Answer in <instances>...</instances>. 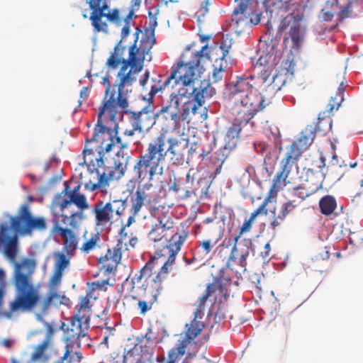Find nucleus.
Returning <instances> with one entry per match:
<instances>
[{"label": "nucleus", "instance_id": "1", "mask_svg": "<svg viewBox=\"0 0 363 363\" xmlns=\"http://www.w3.org/2000/svg\"><path fill=\"white\" fill-rule=\"evenodd\" d=\"M279 62V57L272 53L261 55L257 64L263 69L259 76L243 74L226 84L227 98L230 103V112L233 121L246 125L249 121L265 106V99L255 91L262 84L270 82L272 72Z\"/></svg>", "mask_w": 363, "mask_h": 363}, {"label": "nucleus", "instance_id": "2", "mask_svg": "<svg viewBox=\"0 0 363 363\" xmlns=\"http://www.w3.org/2000/svg\"><path fill=\"white\" fill-rule=\"evenodd\" d=\"M9 227L0 225V245H4V255L14 264V284L17 295L10 304L11 312L20 309L30 310L33 308L39 300V294L35 289L31 275L33 272V264L30 259H25L21 262H16L18 253V237L16 235H6Z\"/></svg>", "mask_w": 363, "mask_h": 363}, {"label": "nucleus", "instance_id": "3", "mask_svg": "<svg viewBox=\"0 0 363 363\" xmlns=\"http://www.w3.org/2000/svg\"><path fill=\"white\" fill-rule=\"evenodd\" d=\"M118 106H119L116 102V93L113 91L107 100L104 101L99 108L94 133L91 138L86 140L83 154L84 163L87 165L101 167L104 164L101 153L109 152L116 143H121V138L113 137L112 129L104 124L107 120L115 121Z\"/></svg>", "mask_w": 363, "mask_h": 363}, {"label": "nucleus", "instance_id": "4", "mask_svg": "<svg viewBox=\"0 0 363 363\" xmlns=\"http://www.w3.org/2000/svg\"><path fill=\"white\" fill-rule=\"evenodd\" d=\"M139 32L137 28L135 33V39L134 44L129 48V55L127 60H122V66L118 72L117 77L120 79L118 84V96H116V102L121 108L128 107V101L126 97V86H132L136 81L135 74L142 71L144 60H151L150 50L155 41H151L148 38L142 39L139 47H137Z\"/></svg>", "mask_w": 363, "mask_h": 363}, {"label": "nucleus", "instance_id": "5", "mask_svg": "<svg viewBox=\"0 0 363 363\" xmlns=\"http://www.w3.org/2000/svg\"><path fill=\"white\" fill-rule=\"evenodd\" d=\"M75 308L77 313L72 319L70 328L65 333V352L59 363H79L83 359L82 354L79 351H74V349L75 347L80 348L81 338L86 335L89 328L91 304L88 294L80 298Z\"/></svg>", "mask_w": 363, "mask_h": 363}, {"label": "nucleus", "instance_id": "6", "mask_svg": "<svg viewBox=\"0 0 363 363\" xmlns=\"http://www.w3.org/2000/svg\"><path fill=\"white\" fill-rule=\"evenodd\" d=\"M166 135L161 133L148 143L145 153L141 154L133 167L138 179L152 181L155 175L163 174V163L167 154L164 146Z\"/></svg>", "mask_w": 363, "mask_h": 363}, {"label": "nucleus", "instance_id": "7", "mask_svg": "<svg viewBox=\"0 0 363 363\" xmlns=\"http://www.w3.org/2000/svg\"><path fill=\"white\" fill-rule=\"evenodd\" d=\"M68 217L63 213H52V228L50 235L53 237H60L62 241L63 252L55 253V269L64 272L69 266L70 259L75 255L78 248L79 237L72 228L63 227L67 224Z\"/></svg>", "mask_w": 363, "mask_h": 363}, {"label": "nucleus", "instance_id": "8", "mask_svg": "<svg viewBox=\"0 0 363 363\" xmlns=\"http://www.w3.org/2000/svg\"><path fill=\"white\" fill-rule=\"evenodd\" d=\"M208 45H204L199 51H197L192 57V60L189 62H179L175 68L172 69L171 74L167 77L164 82L159 80L157 83L151 86L149 92L148 100H152L153 97L160 91L165 90L173 81L174 87L179 83L184 86L190 85L196 79V71L199 70L200 64L203 59H209L208 53L205 51Z\"/></svg>", "mask_w": 363, "mask_h": 363}, {"label": "nucleus", "instance_id": "9", "mask_svg": "<svg viewBox=\"0 0 363 363\" xmlns=\"http://www.w3.org/2000/svg\"><path fill=\"white\" fill-rule=\"evenodd\" d=\"M215 93V88L205 80L201 81L199 86H194L189 92L185 88L179 89L177 93L173 92L176 109L179 110L182 121L189 122L190 114L195 115L198 108L204 104L205 99L213 96Z\"/></svg>", "mask_w": 363, "mask_h": 363}, {"label": "nucleus", "instance_id": "10", "mask_svg": "<svg viewBox=\"0 0 363 363\" xmlns=\"http://www.w3.org/2000/svg\"><path fill=\"white\" fill-rule=\"evenodd\" d=\"M81 186L77 185L72 190L69 191V186L66 184L65 189L61 194L57 195L55 198L54 203L60 208L63 213L65 209L74 203L80 210L79 211L73 212L68 217L69 228L73 230H77L79 227V223L84 218L83 211L89 208V203L84 194L80 192Z\"/></svg>", "mask_w": 363, "mask_h": 363}, {"label": "nucleus", "instance_id": "11", "mask_svg": "<svg viewBox=\"0 0 363 363\" xmlns=\"http://www.w3.org/2000/svg\"><path fill=\"white\" fill-rule=\"evenodd\" d=\"M236 6L231 16L229 29L238 35L247 31L260 22V13H254L251 0H235Z\"/></svg>", "mask_w": 363, "mask_h": 363}, {"label": "nucleus", "instance_id": "12", "mask_svg": "<svg viewBox=\"0 0 363 363\" xmlns=\"http://www.w3.org/2000/svg\"><path fill=\"white\" fill-rule=\"evenodd\" d=\"M10 228L16 235H30L34 230H45L47 223L43 217H34L27 204L21 206L18 214L10 218Z\"/></svg>", "mask_w": 363, "mask_h": 363}, {"label": "nucleus", "instance_id": "13", "mask_svg": "<svg viewBox=\"0 0 363 363\" xmlns=\"http://www.w3.org/2000/svg\"><path fill=\"white\" fill-rule=\"evenodd\" d=\"M135 181L130 180L128 184V188L130 191V198L131 208V213L138 215L143 206L147 203L149 206V211L152 216H156L158 208L155 205V197L147 191L152 187L151 183H147L139 186L135 192Z\"/></svg>", "mask_w": 363, "mask_h": 363}, {"label": "nucleus", "instance_id": "14", "mask_svg": "<svg viewBox=\"0 0 363 363\" xmlns=\"http://www.w3.org/2000/svg\"><path fill=\"white\" fill-rule=\"evenodd\" d=\"M126 207L125 200L113 199L104 203L99 201L94 203L91 212L95 216L96 226H105L112 222L113 215L121 216Z\"/></svg>", "mask_w": 363, "mask_h": 363}, {"label": "nucleus", "instance_id": "15", "mask_svg": "<svg viewBox=\"0 0 363 363\" xmlns=\"http://www.w3.org/2000/svg\"><path fill=\"white\" fill-rule=\"evenodd\" d=\"M127 108H123L124 113L128 116V122L131 129H125L124 135L133 136L138 133H143L148 131L155 123L154 113L148 106L143 107L140 111H128Z\"/></svg>", "mask_w": 363, "mask_h": 363}, {"label": "nucleus", "instance_id": "16", "mask_svg": "<svg viewBox=\"0 0 363 363\" xmlns=\"http://www.w3.org/2000/svg\"><path fill=\"white\" fill-rule=\"evenodd\" d=\"M363 0H333L330 3L333 11H326L325 15L329 18L336 17L339 21L346 18L357 17L363 11L362 1ZM330 5L329 2L326 4Z\"/></svg>", "mask_w": 363, "mask_h": 363}, {"label": "nucleus", "instance_id": "17", "mask_svg": "<svg viewBox=\"0 0 363 363\" xmlns=\"http://www.w3.org/2000/svg\"><path fill=\"white\" fill-rule=\"evenodd\" d=\"M93 168L96 171L99 176L98 182L96 183L90 182L86 184V186L91 191L100 189L103 192L106 191V188L111 180L118 179L124 175L127 169V164L123 162L117 164L116 162L113 169H106L104 167V164L101 167H93Z\"/></svg>", "mask_w": 363, "mask_h": 363}, {"label": "nucleus", "instance_id": "18", "mask_svg": "<svg viewBox=\"0 0 363 363\" xmlns=\"http://www.w3.org/2000/svg\"><path fill=\"white\" fill-rule=\"evenodd\" d=\"M107 0H87L91 13L89 19L95 33L103 32L107 33L108 32V25L106 20V11L109 6Z\"/></svg>", "mask_w": 363, "mask_h": 363}, {"label": "nucleus", "instance_id": "19", "mask_svg": "<svg viewBox=\"0 0 363 363\" xmlns=\"http://www.w3.org/2000/svg\"><path fill=\"white\" fill-rule=\"evenodd\" d=\"M188 237V233L182 231L181 233H176L172 236L169 241V245L167 246L168 250V259L160 267L159 274L163 275L164 278L167 277L168 274V265L172 264L174 261L177 255L180 251L182 246L186 241Z\"/></svg>", "mask_w": 363, "mask_h": 363}, {"label": "nucleus", "instance_id": "20", "mask_svg": "<svg viewBox=\"0 0 363 363\" xmlns=\"http://www.w3.org/2000/svg\"><path fill=\"white\" fill-rule=\"evenodd\" d=\"M259 215H264V211L262 207H258L256 210L251 213L250 217L246 219L242 225L240 227L239 232L238 235L234 237V245L231 249L230 254L228 257V263L229 265L230 261H236L238 259V247L237 243L240 237L247 233H249L251 229L252 224L254 223L256 218Z\"/></svg>", "mask_w": 363, "mask_h": 363}, {"label": "nucleus", "instance_id": "21", "mask_svg": "<svg viewBox=\"0 0 363 363\" xmlns=\"http://www.w3.org/2000/svg\"><path fill=\"white\" fill-rule=\"evenodd\" d=\"M300 158L299 152L294 153L293 150L287 148L285 157L281 161L280 170L277 173L275 178V184H286V179L291 172L292 166Z\"/></svg>", "mask_w": 363, "mask_h": 363}, {"label": "nucleus", "instance_id": "22", "mask_svg": "<svg viewBox=\"0 0 363 363\" xmlns=\"http://www.w3.org/2000/svg\"><path fill=\"white\" fill-rule=\"evenodd\" d=\"M158 265V259L155 257H151L145 263V266L139 271L138 274H135L132 278L131 291H133V290L137 287L135 284L142 282L143 280V283L142 284L141 288L143 291H145L149 285L148 281L153 274V270Z\"/></svg>", "mask_w": 363, "mask_h": 363}, {"label": "nucleus", "instance_id": "23", "mask_svg": "<svg viewBox=\"0 0 363 363\" xmlns=\"http://www.w3.org/2000/svg\"><path fill=\"white\" fill-rule=\"evenodd\" d=\"M315 128L313 126H306L301 131V136L296 141H294L288 147L293 150L294 153L299 152V157L302 156L303 152L306 151L315 138L314 134Z\"/></svg>", "mask_w": 363, "mask_h": 363}, {"label": "nucleus", "instance_id": "24", "mask_svg": "<svg viewBox=\"0 0 363 363\" xmlns=\"http://www.w3.org/2000/svg\"><path fill=\"white\" fill-rule=\"evenodd\" d=\"M123 250V241L119 239L113 249H108L104 256L100 257L99 263L103 264L106 271H111L113 267L121 262L122 251Z\"/></svg>", "mask_w": 363, "mask_h": 363}, {"label": "nucleus", "instance_id": "25", "mask_svg": "<svg viewBox=\"0 0 363 363\" xmlns=\"http://www.w3.org/2000/svg\"><path fill=\"white\" fill-rule=\"evenodd\" d=\"M301 16L290 14L286 16L281 21L280 28L284 30L290 28L289 35L291 38L294 45H298L301 40Z\"/></svg>", "mask_w": 363, "mask_h": 363}, {"label": "nucleus", "instance_id": "26", "mask_svg": "<svg viewBox=\"0 0 363 363\" xmlns=\"http://www.w3.org/2000/svg\"><path fill=\"white\" fill-rule=\"evenodd\" d=\"M213 293H218L219 295H221L224 301H226L227 298L228 297V295L227 294V290L225 287H222L221 286L217 287L216 284H208L205 292L199 299L197 308L194 312V315H196V317L199 318H203L206 303L209 296H211Z\"/></svg>", "mask_w": 363, "mask_h": 363}, {"label": "nucleus", "instance_id": "27", "mask_svg": "<svg viewBox=\"0 0 363 363\" xmlns=\"http://www.w3.org/2000/svg\"><path fill=\"white\" fill-rule=\"evenodd\" d=\"M173 228L170 218L158 217L157 223L152 225L148 234L149 239L155 242L161 241L166 236V231Z\"/></svg>", "mask_w": 363, "mask_h": 363}, {"label": "nucleus", "instance_id": "28", "mask_svg": "<svg viewBox=\"0 0 363 363\" xmlns=\"http://www.w3.org/2000/svg\"><path fill=\"white\" fill-rule=\"evenodd\" d=\"M199 319L200 318L194 315V320L191 321L190 326L186 330V338L179 341L178 345L175 347L172 348L170 350L177 349L182 345H184V352H186V348L188 346V345L191 342V340H193L195 337H196L197 335L200 334V333L205 327L203 323L199 320Z\"/></svg>", "mask_w": 363, "mask_h": 363}, {"label": "nucleus", "instance_id": "29", "mask_svg": "<svg viewBox=\"0 0 363 363\" xmlns=\"http://www.w3.org/2000/svg\"><path fill=\"white\" fill-rule=\"evenodd\" d=\"M67 300L68 298L65 296L58 294L56 289H49L46 297L40 303L41 313L45 314L52 305L59 306L64 304Z\"/></svg>", "mask_w": 363, "mask_h": 363}, {"label": "nucleus", "instance_id": "30", "mask_svg": "<svg viewBox=\"0 0 363 363\" xmlns=\"http://www.w3.org/2000/svg\"><path fill=\"white\" fill-rule=\"evenodd\" d=\"M160 113H166L169 118L174 122L175 125L179 124L182 119L179 115V110L176 109V104L174 99L173 93H172L169 99L164 101L160 110Z\"/></svg>", "mask_w": 363, "mask_h": 363}, {"label": "nucleus", "instance_id": "31", "mask_svg": "<svg viewBox=\"0 0 363 363\" xmlns=\"http://www.w3.org/2000/svg\"><path fill=\"white\" fill-rule=\"evenodd\" d=\"M242 126H245V125L233 121L231 126L227 130L224 140L225 145L229 149H234L237 146Z\"/></svg>", "mask_w": 363, "mask_h": 363}, {"label": "nucleus", "instance_id": "32", "mask_svg": "<svg viewBox=\"0 0 363 363\" xmlns=\"http://www.w3.org/2000/svg\"><path fill=\"white\" fill-rule=\"evenodd\" d=\"M218 239H204L199 242L198 246L195 249V252L199 255L200 260L206 259L214 247L217 245Z\"/></svg>", "mask_w": 363, "mask_h": 363}, {"label": "nucleus", "instance_id": "33", "mask_svg": "<svg viewBox=\"0 0 363 363\" xmlns=\"http://www.w3.org/2000/svg\"><path fill=\"white\" fill-rule=\"evenodd\" d=\"M228 68V62L226 60H216L215 64L213 65V69L212 72V74L208 80H206L211 83H218L221 81L223 77L224 73L226 72ZM211 87V84H210Z\"/></svg>", "mask_w": 363, "mask_h": 363}, {"label": "nucleus", "instance_id": "34", "mask_svg": "<svg viewBox=\"0 0 363 363\" xmlns=\"http://www.w3.org/2000/svg\"><path fill=\"white\" fill-rule=\"evenodd\" d=\"M332 124L333 120L330 117H322L321 113H320L318 117V121L308 124L307 126H313L315 128V135L317 133H321L325 135L332 129Z\"/></svg>", "mask_w": 363, "mask_h": 363}, {"label": "nucleus", "instance_id": "35", "mask_svg": "<svg viewBox=\"0 0 363 363\" xmlns=\"http://www.w3.org/2000/svg\"><path fill=\"white\" fill-rule=\"evenodd\" d=\"M100 240L99 233H91L90 237L85 240L79 250L82 253L89 254L91 251L99 247Z\"/></svg>", "mask_w": 363, "mask_h": 363}, {"label": "nucleus", "instance_id": "36", "mask_svg": "<svg viewBox=\"0 0 363 363\" xmlns=\"http://www.w3.org/2000/svg\"><path fill=\"white\" fill-rule=\"evenodd\" d=\"M336 206L335 199L330 195L323 196L319 201L320 212L326 216L331 214L336 208Z\"/></svg>", "mask_w": 363, "mask_h": 363}, {"label": "nucleus", "instance_id": "37", "mask_svg": "<svg viewBox=\"0 0 363 363\" xmlns=\"http://www.w3.org/2000/svg\"><path fill=\"white\" fill-rule=\"evenodd\" d=\"M232 262L233 261H230L229 265H228V260L227 261L225 267L220 269L218 274H217L216 280L213 284H216L217 287H219L220 286L224 287L223 284L230 283L232 279V275L230 274L229 272L232 270L230 267Z\"/></svg>", "mask_w": 363, "mask_h": 363}, {"label": "nucleus", "instance_id": "38", "mask_svg": "<svg viewBox=\"0 0 363 363\" xmlns=\"http://www.w3.org/2000/svg\"><path fill=\"white\" fill-rule=\"evenodd\" d=\"M322 187L321 183H317L313 188L298 186L294 190V195L300 199V202L304 201L307 197L317 192Z\"/></svg>", "mask_w": 363, "mask_h": 363}, {"label": "nucleus", "instance_id": "39", "mask_svg": "<svg viewBox=\"0 0 363 363\" xmlns=\"http://www.w3.org/2000/svg\"><path fill=\"white\" fill-rule=\"evenodd\" d=\"M284 186H286V184H275V178L273 179L272 186L268 192L267 196L264 199L262 203L259 206L262 207L264 216H267L268 213V209L267 208L268 203L272 202V199L277 196L278 189Z\"/></svg>", "mask_w": 363, "mask_h": 363}, {"label": "nucleus", "instance_id": "40", "mask_svg": "<svg viewBox=\"0 0 363 363\" xmlns=\"http://www.w3.org/2000/svg\"><path fill=\"white\" fill-rule=\"evenodd\" d=\"M121 40L115 46L114 52L111 53V56L108 58L106 65L112 69H116L120 63L121 59L117 55L122 53L125 48L121 45Z\"/></svg>", "mask_w": 363, "mask_h": 363}, {"label": "nucleus", "instance_id": "41", "mask_svg": "<svg viewBox=\"0 0 363 363\" xmlns=\"http://www.w3.org/2000/svg\"><path fill=\"white\" fill-rule=\"evenodd\" d=\"M345 92V87L342 83L340 84L337 89V92L335 97H331L330 102L328 105V112L330 113L334 109L337 110L341 105V103L344 101L343 94Z\"/></svg>", "mask_w": 363, "mask_h": 363}, {"label": "nucleus", "instance_id": "42", "mask_svg": "<svg viewBox=\"0 0 363 363\" xmlns=\"http://www.w3.org/2000/svg\"><path fill=\"white\" fill-rule=\"evenodd\" d=\"M232 150L233 149H229L224 145L223 147L219 148L213 153V155L211 157L213 163L223 164L228 157L230 151Z\"/></svg>", "mask_w": 363, "mask_h": 363}, {"label": "nucleus", "instance_id": "43", "mask_svg": "<svg viewBox=\"0 0 363 363\" xmlns=\"http://www.w3.org/2000/svg\"><path fill=\"white\" fill-rule=\"evenodd\" d=\"M224 311L225 306L223 303H222L221 300L220 303L215 302L212 305L211 312L214 314V319L216 323H220L222 320L225 318V313Z\"/></svg>", "mask_w": 363, "mask_h": 363}, {"label": "nucleus", "instance_id": "44", "mask_svg": "<svg viewBox=\"0 0 363 363\" xmlns=\"http://www.w3.org/2000/svg\"><path fill=\"white\" fill-rule=\"evenodd\" d=\"M50 342V337H47L40 344H39L35 349L33 354V359H40L43 357L44 352L46 350Z\"/></svg>", "mask_w": 363, "mask_h": 363}, {"label": "nucleus", "instance_id": "45", "mask_svg": "<svg viewBox=\"0 0 363 363\" xmlns=\"http://www.w3.org/2000/svg\"><path fill=\"white\" fill-rule=\"evenodd\" d=\"M165 279L166 278H164L163 275H161L157 272V274L152 279H150L149 282V284L152 289V292H159L162 289V284Z\"/></svg>", "mask_w": 363, "mask_h": 363}, {"label": "nucleus", "instance_id": "46", "mask_svg": "<svg viewBox=\"0 0 363 363\" xmlns=\"http://www.w3.org/2000/svg\"><path fill=\"white\" fill-rule=\"evenodd\" d=\"M134 16V11L132 9L128 14L126 16V17L123 19V21L125 23L122 31H121V40L127 37L130 33V23L133 20Z\"/></svg>", "mask_w": 363, "mask_h": 363}, {"label": "nucleus", "instance_id": "47", "mask_svg": "<svg viewBox=\"0 0 363 363\" xmlns=\"http://www.w3.org/2000/svg\"><path fill=\"white\" fill-rule=\"evenodd\" d=\"M298 206V203L295 200L288 201L282 204L279 213L286 218Z\"/></svg>", "mask_w": 363, "mask_h": 363}, {"label": "nucleus", "instance_id": "48", "mask_svg": "<svg viewBox=\"0 0 363 363\" xmlns=\"http://www.w3.org/2000/svg\"><path fill=\"white\" fill-rule=\"evenodd\" d=\"M106 18L110 21L114 23L116 26H121L123 22V19L120 16L119 10L117 9H113L111 11L106 12Z\"/></svg>", "mask_w": 363, "mask_h": 363}, {"label": "nucleus", "instance_id": "49", "mask_svg": "<svg viewBox=\"0 0 363 363\" xmlns=\"http://www.w3.org/2000/svg\"><path fill=\"white\" fill-rule=\"evenodd\" d=\"M63 272L54 269V272L50 278L49 283V289H56L60 284Z\"/></svg>", "mask_w": 363, "mask_h": 363}, {"label": "nucleus", "instance_id": "50", "mask_svg": "<svg viewBox=\"0 0 363 363\" xmlns=\"http://www.w3.org/2000/svg\"><path fill=\"white\" fill-rule=\"evenodd\" d=\"M184 345H182L177 349L169 350L168 352V361L166 363H174L177 359L184 354Z\"/></svg>", "mask_w": 363, "mask_h": 363}, {"label": "nucleus", "instance_id": "51", "mask_svg": "<svg viewBox=\"0 0 363 363\" xmlns=\"http://www.w3.org/2000/svg\"><path fill=\"white\" fill-rule=\"evenodd\" d=\"M157 298V294H155L153 295L152 301H139L138 303V308L140 312V314L144 315L147 311L150 310L152 307L153 303L155 301Z\"/></svg>", "mask_w": 363, "mask_h": 363}, {"label": "nucleus", "instance_id": "52", "mask_svg": "<svg viewBox=\"0 0 363 363\" xmlns=\"http://www.w3.org/2000/svg\"><path fill=\"white\" fill-rule=\"evenodd\" d=\"M232 46L231 39L228 38V35L226 38H225L220 45V48L222 50V56L219 58V60H226L229 50Z\"/></svg>", "mask_w": 363, "mask_h": 363}, {"label": "nucleus", "instance_id": "53", "mask_svg": "<svg viewBox=\"0 0 363 363\" xmlns=\"http://www.w3.org/2000/svg\"><path fill=\"white\" fill-rule=\"evenodd\" d=\"M271 213L273 214V219L269 224L270 228L274 231H276L277 228L284 222L285 218L282 216L279 213L277 216H276L275 208L273 211H271Z\"/></svg>", "mask_w": 363, "mask_h": 363}, {"label": "nucleus", "instance_id": "54", "mask_svg": "<svg viewBox=\"0 0 363 363\" xmlns=\"http://www.w3.org/2000/svg\"><path fill=\"white\" fill-rule=\"evenodd\" d=\"M166 141L169 143V147L166 151L170 152L172 155H176V146L178 145L179 141L177 139L174 138H169Z\"/></svg>", "mask_w": 363, "mask_h": 363}, {"label": "nucleus", "instance_id": "55", "mask_svg": "<svg viewBox=\"0 0 363 363\" xmlns=\"http://www.w3.org/2000/svg\"><path fill=\"white\" fill-rule=\"evenodd\" d=\"M113 354L115 355L113 357V358L117 359L116 363H126L127 359H128V355H130V356L132 355L130 351H128L126 354H125L124 352L122 354H121L119 352L113 353Z\"/></svg>", "mask_w": 363, "mask_h": 363}, {"label": "nucleus", "instance_id": "56", "mask_svg": "<svg viewBox=\"0 0 363 363\" xmlns=\"http://www.w3.org/2000/svg\"><path fill=\"white\" fill-rule=\"evenodd\" d=\"M286 4L292 6H306L307 4L310 1V0H283Z\"/></svg>", "mask_w": 363, "mask_h": 363}, {"label": "nucleus", "instance_id": "57", "mask_svg": "<svg viewBox=\"0 0 363 363\" xmlns=\"http://www.w3.org/2000/svg\"><path fill=\"white\" fill-rule=\"evenodd\" d=\"M271 246L269 242H267L264 247V250L261 252L260 255L263 260H266L270 255Z\"/></svg>", "mask_w": 363, "mask_h": 363}, {"label": "nucleus", "instance_id": "58", "mask_svg": "<svg viewBox=\"0 0 363 363\" xmlns=\"http://www.w3.org/2000/svg\"><path fill=\"white\" fill-rule=\"evenodd\" d=\"M103 84L106 86V91H105V99L107 97L108 93L111 91V84L109 81L108 77H103Z\"/></svg>", "mask_w": 363, "mask_h": 363}, {"label": "nucleus", "instance_id": "59", "mask_svg": "<svg viewBox=\"0 0 363 363\" xmlns=\"http://www.w3.org/2000/svg\"><path fill=\"white\" fill-rule=\"evenodd\" d=\"M248 255H249V252H248V251H247L246 252L242 253L241 255L240 256L239 263L242 267H245V265L247 264L246 259H247V257H248Z\"/></svg>", "mask_w": 363, "mask_h": 363}, {"label": "nucleus", "instance_id": "60", "mask_svg": "<svg viewBox=\"0 0 363 363\" xmlns=\"http://www.w3.org/2000/svg\"><path fill=\"white\" fill-rule=\"evenodd\" d=\"M136 216L137 215L132 213V215L128 217L127 223L124 225L123 228L129 227L132 223H135Z\"/></svg>", "mask_w": 363, "mask_h": 363}, {"label": "nucleus", "instance_id": "61", "mask_svg": "<svg viewBox=\"0 0 363 363\" xmlns=\"http://www.w3.org/2000/svg\"><path fill=\"white\" fill-rule=\"evenodd\" d=\"M149 77H150V72L149 71H146L144 74V76H143V78L140 79V84L142 86H145L147 79H149Z\"/></svg>", "mask_w": 363, "mask_h": 363}, {"label": "nucleus", "instance_id": "62", "mask_svg": "<svg viewBox=\"0 0 363 363\" xmlns=\"http://www.w3.org/2000/svg\"><path fill=\"white\" fill-rule=\"evenodd\" d=\"M89 96V89L87 87H83L80 91V96L84 100L86 99Z\"/></svg>", "mask_w": 363, "mask_h": 363}, {"label": "nucleus", "instance_id": "63", "mask_svg": "<svg viewBox=\"0 0 363 363\" xmlns=\"http://www.w3.org/2000/svg\"><path fill=\"white\" fill-rule=\"evenodd\" d=\"M320 257L323 259H328L330 257V252L327 247H325V251L320 253Z\"/></svg>", "mask_w": 363, "mask_h": 363}, {"label": "nucleus", "instance_id": "64", "mask_svg": "<svg viewBox=\"0 0 363 363\" xmlns=\"http://www.w3.org/2000/svg\"><path fill=\"white\" fill-rule=\"evenodd\" d=\"M202 9L203 10V15H204L205 13H208V1L206 0V1H204L203 3H202Z\"/></svg>", "mask_w": 363, "mask_h": 363}]
</instances>
